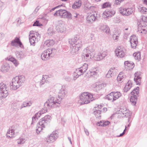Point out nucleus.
<instances>
[{"instance_id": "64", "label": "nucleus", "mask_w": 147, "mask_h": 147, "mask_svg": "<svg viewBox=\"0 0 147 147\" xmlns=\"http://www.w3.org/2000/svg\"><path fill=\"white\" fill-rule=\"evenodd\" d=\"M4 3L3 2L0 1V10H1L2 9Z\"/></svg>"}, {"instance_id": "9", "label": "nucleus", "mask_w": 147, "mask_h": 147, "mask_svg": "<svg viewBox=\"0 0 147 147\" xmlns=\"http://www.w3.org/2000/svg\"><path fill=\"white\" fill-rule=\"evenodd\" d=\"M0 97L5 98L8 95V88L7 86L3 82L0 83Z\"/></svg>"}, {"instance_id": "55", "label": "nucleus", "mask_w": 147, "mask_h": 147, "mask_svg": "<svg viewBox=\"0 0 147 147\" xmlns=\"http://www.w3.org/2000/svg\"><path fill=\"white\" fill-rule=\"evenodd\" d=\"M33 26H42V24L39 22L38 21L36 20L33 25Z\"/></svg>"}, {"instance_id": "42", "label": "nucleus", "mask_w": 147, "mask_h": 147, "mask_svg": "<svg viewBox=\"0 0 147 147\" xmlns=\"http://www.w3.org/2000/svg\"><path fill=\"white\" fill-rule=\"evenodd\" d=\"M25 139L23 138H20L17 140L18 144H24L25 141Z\"/></svg>"}, {"instance_id": "15", "label": "nucleus", "mask_w": 147, "mask_h": 147, "mask_svg": "<svg viewBox=\"0 0 147 147\" xmlns=\"http://www.w3.org/2000/svg\"><path fill=\"white\" fill-rule=\"evenodd\" d=\"M90 75L94 78H96L98 76L99 69L98 67L93 68L90 70Z\"/></svg>"}, {"instance_id": "49", "label": "nucleus", "mask_w": 147, "mask_h": 147, "mask_svg": "<svg viewBox=\"0 0 147 147\" xmlns=\"http://www.w3.org/2000/svg\"><path fill=\"white\" fill-rule=\"evenodd\" d=\"M48 33L50 35H52L54 33L53 29L51 28H49L48 30Z\"/></svg>"}, {"instance_id": "51", "label": "nucleus", "mask_w": 147, "mask_h": 147, "mask_svg": "<svg viewBox=\"0 0 147 147\" xmlns=\"http://www.w3.org/2000/svg\"><path fill=\"white\" fill-rule=\"evenodd\" d=\"M96 87L97 88H98V89H101L103 86L104 84L103 83H101L98 84H96Z\"/></svg>"}, {"instance_id": "23", "label": "nucleus", "mask_w": 147, "mask_h": 147, "mask_svg": "<svg viewBox=\"0 0 147 147\" xmlns=\"http://www.w3.org/2000/svg\"><path fill=\"white\" fill-rule=\"evenodd\" d=\"M10 68L9 65L7 63H5L2 65L1 70L4 73L7 72Z\"/></svg>"}, {"instance_id": "50", "label": "nucleus", "mask_w": 147, "mask_h": 147, "mask_svg": "<svg viewBox=\"0 0 147 147\" xmlns=\"http://www.w3.org/2000/svg\"><path fill=\"white\" fill-rule=\"evenodd\" d=\"M141 20L142 21H140V23L141 24H142V23L143 22H147V17H145L144 16H142L141 18Z\"/></svg>"}, {"instance_id": "28", "label": "nucleus", "mask_w": 147, "mask_h": 147, "mask_svg": "<svg viewBox=\"0 0 147 147\" xmlns=\"http://www.w3.org/2000/svg\"><path fill=\"white\" fill-rule=\"evenodd\" d=\"M15 53L17 58L20 59L24 58L25 56L24 53L21 51H16Z\"/></svg>"}, {"instance_id": "33", "label": "nucleus", "mask_w": 147, "mask_h": 147, "mask_svg": "<svg viewBox=\"0 0 147 147\" xmlns=\"http://www.w3.org/2000/svg\"><path fill=\"white\" fill-rule=\"evenodd\" d=\"M82 1L80 0H78V1H76L72 5V7L74 9H76L79 7L81 5Z\"/></svg>"}, {"instance_id": "11", "label": "nucleus", "mask_w": 147, "mask_h": 147, "mask_svg": "<svg viewBox=\"0 0 147 147\" xmlns=\"http://www.w3.org/2000/svg\"><path fill=\"white\" fill-rule=\"evenodd\" d=\"M51 118V117L50 115H46L39 120L38 124L39 125L43 127H45L50 120Z\"/></svg>"}, {"instance_id": "4", "label": "nucleus", "mask_w": 147, "mask_h": 147, "mask_svg": "<svg viewBox=\"0 0 147 147\" xmlns=\"http://www.w3.org/2000/svg\"><path fill=\"white\" fill-rule=\"evenodd\" d=\"M92 94L88 92H84L80 96L78 102L80 105L87 104L94 100Z\"/></svg>"}, {"instance_id": "24", "label": "nucleus", "mask_w": 147, "mask_h": 147, "mask_svg": "<svg viewBox=\"0 0 147 147\" xmlns=\"http://www.w3.org/2000/svg\"><path fill=\"white\" fill-rule=\"evenodd\" d=\"M56 28L58 32H63L65 30V28L63 24H59L56 27Z\"/></svg>"}, {"instance_id": "34", "label": "nucleus", "mask_w": 147, "mask_h": 147, "mask_svg": "<svg viewBox=\"0 0 147 147\" xmlns=\"http://www.w3.org/2000/svg\"><path fill=\"white\" fill-rule=\"evenodd\" d=\"M139 88L138 87H137L134 89L132 92H131V94L133 96H138L139 94Z\"/></svg>"}, {"instance_id": "13", "label": "nucleus", "mask_w": 147, "mask_h": 147, "mask_svg": "<svg viewBox=\"0 0 147 147\" xmlns=\"http://www.w3.org/2000/svg\"><path fill=\"white\" fill-rule=\"evenodd\" d=\"M58 137V132L56 131H53L47 139V142H53L55 141Z\"/></svg>"}, {"instance_id": "20", "label": "nucleus", "mask_w": 147, "mask_h": 147, "mask_svg": "<svg viewBox=\"0 0 147 147\" xmlns=\"http://www.w3.org/2000/svg\"><path fill=\"white\" fill-rule=\"evenodd\" d=\"M141 78L140 72H136L135 74V78L134 80L137 85H140Z\"/></svg>"}, {"instance_id": "56", "label": "nucleus", "mask_w": 147, "mask_h": 147, "mask_svg": "<svg viewBox=\"0 0 147 147\" xmlns=\"http://www.w3.org/2000/svg\"><path fill=\"white\" fill-rule=\"evenodd\" d=\"M91 58H94V59L95 60H96V58L97 57H99V53H98L97 54H95V53L94 54H92V55H91Z\"/></svg>"}, {"instance_id": "35", "label": "nucleus", "mask_w": 147, "mask_h": 147, "mask_svg": "<svg viewBox=\"0 0 147 147\" xmlns=\"http://www.w3.org/2000/svg\"><path fill=\"white\" fill-rule=\"evenodd\" d=\"M101 111L100 110L95 109L94 111V114L95 115L96 117L99 119L101 118Z\"/></svg>"}, {"instance_id": "7", "label": "nucleus", "mask_w": 147, "mask_h": 147, "mask_svg": "<svg viewBox=\"0 0 147 147\" xmlns=\"http://www.w3.org/2000/svg\"><path fill=\"white\" fill-rule=\"evenodd\" d=\"M59 15L61 18L71 19L72 17L71 14L69 12H68L64 9H60L56 11L54 14V16H56Z\"/></svg>"}, {"instance_id": "48", "label": "nucleus", "mask_w": 147, "mask_h": 147, "mask_svg": "<svg viewBox=\"0 0 147 147\" xmlns=\"http://www.w3.org/2000/svg\"><path fill=\"white\" fill-rule=\"evenodd\" d=\"M37 126L38 127V129H36V133L37 134L39 133L40 131H41L43 129L42 128H45V127H43L42 126H40L38 124L37 125Z\"/></svg>"}, {"instance_id": "14", "label": "nucleus", "mask_w": 147, "mask_h": 147, "mask_svg": "<svg viewBox=\"0 0 147 147\" xmlns=\"http://www.w3.org/2000/svg\"><path fill=\"white\" fill-rule=\"evenodd\" d=\"M130 42L132 48H136L138 42L137 36L134 35L131 36L130 38Z\"/></svg>"}, {"instance_id": "18", "label": "nucleus", "mask_w": 147, "mask_h": 147, "mask_svg": "<svg viewBox=\"0 0 147 147\" xmlns=\"http://www.w3.org/2000/svg\"><path fill=\"white\" fill-rule=\"evenodd\" d=\"M119 111H120L123 115H125V116L126 117H128L129 116H131V113L125 107H123L121 108Z\"/></svg>"}, {"instance_id": "40", "label": "nucleus", "mask_w": 147, "mask_h": 147, "mask_svg": "<svg viewBox=\"0 0 147 147\" xmlns=\"http://www.w3.org/2000/svg\"><path fill=\"white\" fill-rule=\"evenodd\" d=\"M135 59L139 61L141 59L140 53L139 52L134 53L133 54Z\"/></svg>"}, {"instance_id": "58", "label": "nucleus", "mask_w": 147, "mask_h": 147, "mask_svg": "<svg viewBox=\"0 0 147 147\" xmlns=\"http://www.w3.org/2000/svg\"><path fill=\"white\" fill-rule=\"evenodd\" d=\"M96 125L98 126H104V121L102 122V121H100V122L97 123Z\"/></svg>"}, {"instance_id": "46", "label": "nucleus", "mask_w": 147, "mask_h": 147, "mask_svg": "<svg viewBox=\"0 0 147 147\" xmlns=\"http://www.w3.org/2000/svg\"><path fill=\"white\" fill-rule=\"evenodd\" d=\"M111 6V4L109 2H106L104 3L102 6V8H105L107 7H110Z\"/></svg>"}, {"instance_id": "53", "label": "nucleus", "mask_w": 147, "mask_h": 147, "mask_svg": "<svg viewBox=\"0 0 147 147\" xmlns=\"http://www.w3.org/2000/svg\"><path fill=\"white\" fill-rule=\"evenodd\" d=\"M103 27L105 28V31H104L106 33H109L110 30L109 27L106 25H103Z\"/></svg>"}, {"instance_id": "30", "label": "nucleus", "mask_w": 147, "mask_h": 147, "mask_svg": "<svg viewBox=\"0 0 147 147\" xmlns=\"http://www.w3.org/2000/svg\"><path fill=\"white\" fill-rule=\"evenodd\" d=\"M114 96L113 100H116L118 99L121 95V94L119 92H112Z\"/></svg>"}, {"instance_id": "19", "label": "nucleus", "mask_w": 147, "mask_h": 147, "mask_svg": "<svg viewBox=\"0 0 147 147\" xmlns=\"http://www.w3.org/2000/svg\"><path fill=\"white\" fill-rule=\"evenodd\" d=\"M97 14H96V15L95 14H89L88 16L86 18V20L88 23L91 24L92 23L94 22L96 20V16Z\"/></svg>"}, {"instance_id": "12", "label": "nucleus", "mask_w": 147, "mask_h": 147, "mask_svg": "<svg viewBox=\"0 0 147 147\" xmlns=\"http://www.w3.org/2000/svg\"><path fill=\"white\" fill-rule=\"evenodd\" d=\"M134 10L131 8L124 9L121 8L119 9V13L123 15L128 16L131 15L133 12Z\"/></svg>"}, {"instance_id": "43", "label": "nucleus", "mask_w": 147, "mask_h": 147, "mask_svg": "<svg viewBox=\"0 0 147 147\" xmlns=\"http://www.w3.org/2000/svg\"><path fill=\"white\" fill-rule=\"evenodd\" d=\"M80 69H82L83 72L85 73L88 68V65L86 63H84V65L81 67Z\"/></svg>"}, {"instance_id": "39", "label": "nucleus", "mask_w": 147, "mask_h": 147, "mask_svg": "<svg viewBox=\"0 0 147 147\" xmlns=\"http://www.w3.org/2000/svg\"><path fill=\"white\" fill-rule=\"evenodd\" d=\"M137 97L133 95L131 97L130 101L133 105H135L136 104Z\"/></svg>"}, {"instance_id": "63", "label": "nucleus", "mask_w": 147, "mask_h": 147, "mask_svg": "<svg viewBox=\"0 0 147 147\" xmlns=\"http://www.w3.org/2000/svg\"><path fill=\"white\" fill-rule=\"evenodd\" d=\"M4 3L3 2L0 1V10H1L2 9Z\"/></svg>"}, {"instance_id": "22", "label": "nucleus", "mask_w": 147, "mask_h": 147, "mask_svg": "<svg viewBox=\"0 0 147 147\" xmlns=\"http://www.w3.org/2000/svg\"><path fill=\"white\" fill-rule=\"evenodd\" d=\"M124 64L125 68L128 70L132 69L134 66V63H130L128 61H125Z\"/></svg>"}, {"instance_id": "17", "label": "nucleus", "mask_w": 147, "mask_h": 147, "mask_svg": "<svg viewBox=\"0 0 147 147\" xmlns=\"http://www.w3.org/2000/svg\"><path fill=\"white\" fill-rule=\"evenodd\" d=\"M84 73L82 69H81L80 67L76 69L73 74V79L75 80L79 76L83 74Z\"/></svg>"}, {"instance_id": "54", "label": "nucleus", "mask_w": 147, "mask_h": 147, "mask_svg": "<svg viewBox=\"0 0 147 147\" xmlns=\"http://www.w3.org/2000/svg\"><path fill=\"white\" fill-rule=\"evenodd\" d=\"M44 105L45 107L46 108H45V109H42L41 111H40L41 113L42 114H43V113H46L47 112V108L50 109V108H51V107L49 108V107H48L47 106H45V104H44ZM53 108H54V107H53Z\"/></svg>"}, {"instance_id": "57", "label": "nucleus", "mask_w": 147, "mask_h": 147, "mask_svg": "<svg viewBox=\"0 0 147 147\" xmlns=\"http://www.w3.org/2000/svg\"><path fill=\"white\" fill-rule=\"evenodd\" d=\"M142 26V29L143 31V32L145 33L147 31V29L143 28L144 26H143L142 24H140L138 25V27Z\"/></svg>"}, {"instance_id": "62", "label": "nucleus", "mask_w": 147, "mask_h": 147, "mask_svg": "<svg viewBox=\"0 0 147 147\" xmlns=\"http://www.w3.org/2000/svg\"><path fill=\"white\" fill-rule=\"evenodd\" d=\"M110 123V122L109 121H104V125L105 126H106L109 125Z\"/></svg>"}, {"instance_id": "61", "label": "nucleus", "mask_w": 147, "mask_h": 147, "mask_svg": "<svg viewBox=\"0 0 147 147\" xmlns=\"http://www.w3.org/2000/svg\"><path fill=\"white\" fill-rule=\"evenodd\" d=\"M84 130L85 133L87 136H88L89 135V132L88 131L87 129L84 127Z\"/></svg>"}, {"instance_id": "27", "label": "nucleus", "mask_w": 147, "mask_h": 147, "mask_svg": "<svg viewBox=\"0 0 147 147\" xmlns=\"http://www.w3.org/2000/svg\"><path fill=\"white\" fill-rule=\"evenodd\" d=\"M99 57H97L96 58V61H100L103 59L107 55V52L105 51H103L102 52L99 53Z\"/></svg>"}, {"instance_id": "59", "label": "nucleus", "mask_w": 147, "mask_h": 147, "mask_svg": "<svg viewBox=\"0 0 147 147\" xmlns=\"http://www.w3.org/2000/svg\"><path fill=\"white\" fill-rule=\"evenodd\" d=\"M65 80L68 82H70L71 80V78L69 76H66L65 78Z\"/></svg>"}, {"instance_id": "6", "label": "nucleus", "mask_w": 147, "mask_h": 147, "mask_svg": "<svg viewBox=\"0 0 147 147\" xmlns=\"http://www.w3.org/2000/svg\"><path fill=\"white\" fill-rule=\"evenodd\" d=\"M95 52L94 49H90L87 47L83 50L82 55V59L86 61H89L91 59V55L94 54Z\"/></svg>"}, {"instance_id": "44", "label": "nucleus", "mask_w": 147, "mask_h": 147, "mask_svg": "<svg viewBox=\"0 0 147 147\" xmlns=\"http://www.w3.org/2000/svg\"><path fill=\"white\" fill-rule=\"evenodd\" d=\"M113 68H111L110 70L108 71L107 74L106 75V77L107 78H109L112 77V74L113 72Z\"/></svg>"}, {"instance_id": "29", "label": "nucleus", "mask_w": 147, "mask_h": 147, "mask_svg": "<svg viewBox=\"0 0 147 147\" xmlns=\"http://www.w3.org/2000/svg\"><path fill=\"white\" fill-rule=\"evenodd\" d=\"M32 102L30 101H26L23 102L22 105L19 107V109H21L23 108L26 107L30 106L32 105Z\"/></svg>"}, {"instance_id": "21", "label": "nucleus", "mask_w": 147, "mask_h": 147, "mask_svg": "<svg viewBox=\"0 0 147 147\" xmlns=\"http://www.w3.org/2000/svg\"><path fill=\"white\" fill-rule=\"evenodd\" d=\"M115 13V11L112 9H107L103 13L104 15L106 16V17L104 16V18L111 17L113 16Z\"/></svg>"}, {"instance_id": "3", "label": "nucleus", "mask_w": 147, "mask_h": 147, "mask_svg": "<svg viewBox=\"0 0 147 147\" xmlns=\"http://www.w3.org/2000/svg\"><path fill=\"white\" fill-rule=\"evenodd\" d=\"M25 80L24 76L23 75L16 76L12 80V82L10 84L11 89L16 90L19 88Z\"/></svg>"}, {"instance_id": "5", "label": "nucleus", "mask_w": 147, "mask_h": 147, "mask_svg": "<svg viewBox=\"0 0 147 147\" xmlns=\"http://www.w3.org/2000/svg\"><path fill=\"white\" fill-rule=\"evenodd\" d=\"M56 52L55 49H48L43 51L41 55L42 59L46 61L49 59L50 57H53Z\"/></svg>"}, {"instance_id": "10", "label": "nucleus", "mask_w": 147, "mask_h": 147, "mask_svg": "<svg viewBox=\"0 0 147 147\" xmlns=\"http://www.w3.org/2000/svg\"><path fill=\"white\" fill-rule=\"evenodd\" d=\"M116 55L118 58H122L125 55V49L121 46H119L115 50Z\"/></svg>"}, {"instance_id": "45", "label": "nucleus", "mask_w": 147, "mask_h": 147, "mask_svg": "<svg viewBox=\"0 0 147 147\" xmlns=\"http://www.w3.org/2000/svg\"><path fill=\"white\" fill-rule=\"evenodd\" d=\"M120 32L119 31V33H118L114 34L113 35V39L115 40H116V41L118 40L119 36L120 35Z\"/></svg>"}, {"instance_id": "60", "label": "nucleus", "mask_w": 147, "mask_h": 147, "mask_svg": "<svg viewBox=\"0 0 147 147\" xmlns=\"http://www.w3.org/2000/svg\"><path fill=\"white\" fill-rule=\"evenodd\" d=\"M5 36L4 34L2 33H0V40L3 39Z\"/></svg>"}, {"instance_id": "38", "label": "nucleus", "mask_w": 147, "mask_h": 147, "mask_svg": "<svg viewBox=\"0 0 147 147\" xmlns=\"http://www.w3.org/2000/svg\"><path fill=\"white\" fill-rule=\"evenodd\" d=\"M14 131L13 129H9L7 131L6 134V136L7 137L10 138H12V135L14 134Z\"/></svg>"}, {"instance_id": "1", "label": "nucleus", "mask_w": 147, "mask_h": 147, "mask_svg": "<svg viewBox=\"0 0 147 147\" xmlns=\"http://www.w3.org/2000/svg\"><path fill=\"white\" fill-rule=\"evenodd\" d=\"M59 86L61 87V89L59 90L58 97L50 96L48 100L45 103V106L49 108H56L59 106L62 99L66 96L67 94L65 90L64 86L60 84L59 85Z\"/></svg>"}, {"instance_id": "25", "label": "nucleus", "mask_w": 147, "mask_h": 147, "mask_svg": "<svg viewBox=\"0 0 147 147\" xmlns=\"http://www.w3.org/2000/svg\"><path fill=\"white\" fill-rule=\"evenodd\" d=\"M132 84L131 81L129 80L125 87L123 90L125 92H127L132 87Z\"/></svg>"}, {"instance_id": "41", "label": "nucleus", "mask_w": 147, "mask_h": 147, "mask_svg": "<svg viewBox=\"0 0 147 147\" xmlns=\"http://www.w3.org/2000/svg\"><path fill=\"white\" fill-rule=\"evenodd\" d=\"M112 92L110 93L109 94L107 95L106 97L109 100H111L112 102H113L115 100H113L114 96Z\"/></svg>"}, {"instance_id": "8", "label": "nucleus", "mask_w": 147, "mask_h": 147, "mask_svg": "<svg viewBox=\"0 0 147 147\" xmlns=\"http://www.w3.org/2000/svg\"><path fill=\"white\" fill-rule=\"evenodd\" d=\"M32 31H30V33L32 34V35H29V40L31 45L34 46L35 43L40 40V35L37 32H35L33 34Z\"/></svg>"}, {"instance_id": "37", "label": "nucleus", "mask_w": 147, "mask_h": 147, "mask_svg": "<svg viewBox=\"0 0 147 147\" xmlns=\"http://www.w3.org/2000/svg\"><path fill=\"white\" fill-rule=\"evenodd\" d=\"M42 114L41 113L40 111L36 114L34 116H33L32 117V123L31 124L33 123H34V121L36 120V119H38L39 118L40 116Z\"/></svg>"}, {"instance_id": "36", "label": "nucleus", "mask_w": 147, "mask_h": 147, "mask_svg": "<svg viewBox=\"0 0 147 147\" xmlns=\"http://www.w3.org/2000/svg\"><path fill=\"white\" fill-rule=\"evenodd\" d=\"M45 44L48 47L53 46L55 44V42L53 40H46Z\"/></svg>"}, {"instance_id": "47", "label": "nucleus", "mask_w": 147, "mask_h": 147, "mask_svg": "<svg viewBox=\"0 0 147 147\" xmlns=\"http://www.w3.org/2000/svg\"><path fill=\"white\" fill-rule=\"evenodd\" d=\"M139 10L141 13H144L147 11V9L144 7H140L139 8Z\"/></svg>"}, {"instance_id": "2", "label": "nucleus", "mask_w": 147, "mask_h": 147, "mask_svg": "<svg viewBox=\"0 0 147 147\" xmlns=\"http://www.w3.org/2000/svg\"><path fill=\"white\" fill-rule=\"evenodd\" d=\"M69 43L72 45L71 47L72 52L76 53L82 47V41L78 36L69 39Z\"/></svg>"}, {"instance_id": "52", "label": "nucleus", "mask_w": 147, "mask_h": 147, "mask_svg": "<svg viewBox=\"0 0 147 147\" xmlns=\"http://www.w3.org/2000/svg\"><path fill=\"white\" fill-rule=\"evenodd\" d=\"M124 76L122 75V74H121L120 73L119 74L117 78V80L118 81H120L122 80L124 78Z\"/></svg>"}, {"instance_id": "32", "label": "nucleus", "mask_w": 147, "mask_h": 147, "mask_svg": "<svg viewBox=\"0 0 147 147\" xmlns=\"http://www.w3.org/2000/svg\"><path fill=\"white\" fill-rule=\"evenodd\" d=\"M48 76L47 75H43L42 80H41L40 82V84L42 85L44 84L46 82H47L48 81Z\"/></svg>"}, {"instance_id": "16", "label": "nucleus", "mask_w": 147, "mask_h": 147, "mask_svg": "<svg viewBox=\"0 0 147 147\" xmlns=\"http://www.w3.org/2000/svg\"><path fill=\"white\" fill-rule=\"evenodd\" d=\"M11 45L12 46L16 47H17L18 46L21 47L22 44L19 38L16 37L14 40L11 41Z\"/></svg>"}, {"instance_id": "26", "label": "nucleus", "mask_w": 147, "mask_h": 147, "mask_svg": "<svg viewBox=\"0 0 147 147\" xmlns=\"http://www.w3.org/2000/svg\"><path fill=\"white\" fill-rule=\"evenodd\" d=\"M99 57H97L96 58V61H100L103 59L107 55V52L105 51H103L102 52L99 53Z\"/></svg>"}, {"instance_id": "31", "label": "nucleus", "mask_w": 147, "mask_h": 147, "mask_svg": "<svg viewBox=\"0 0 147 147\" xmlns=\"http://www.w3.org/2000/svg\"><path fill=\"white\" fill-rule=\"evenodd\" d=\"M7 59L8 60L13 62L16 67L19 64V62L15 58L12 57H11L7 58Z\"/></svg>"}]
</instances>
